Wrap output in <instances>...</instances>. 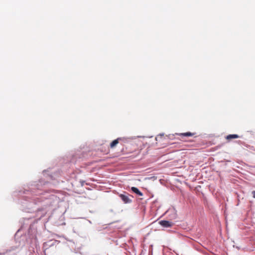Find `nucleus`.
<instances>
[{"mask_svg":"<svg viewBox=\"0 0 255 255\" xmlns=\"http://www.w3.org/2000/svg\"><path fill=\"white\" fill-rule=\"evenodd\" d=\"M159 224L163 227H170L172 225V223L168 221L163 220L159 222Z\"/></svg>","mask_w":255,"mask_h":255,"instance_id":"nucleus-2","label":"nucleus"},{"mask_svg":"<svg viewBox=\"0 0 255 255\" xmlns=\"http://www.w3.org/2000/svg\"><path fill=\"white\" fill-rule=\"evenodd\" d=\"M196 134L195 132H183V133H177L178 135H179L181 137L183 136H192Z\"/></svg>","mask_w":255,"mask_h":255,"instance_id":"nucleus-3","label":"nucleus"},{"mask_svg":"<svg viewBox=\"0 0 255 255\" xmlns=\"http://www.w3.org/2000/svg\"><path fill=\"white\" fill-rule=\"evenodd\" d=\"M131 190L136 194L138 195L139 196H142L143 195L142 193H141L136 187H132L131 188Z\"/></svg>","mask_w":255,"mask_h":255,"instance_id":"nucleus-6","label":"nucleus"},{"mask_svg":"<svg viewBox=\"0 0 255 255\" xmlns=\"http://www.w3.org/2000/svg\"><path fill=\"white\" fill-rule=\"evenodd\" d=\"M119 197L125 204L131 203L132 200L130 197L133 198L132 196L128 194V193H126L125 194H121L119 195Z\"/></svg>","mask_w":255,"mask_h":255,"instance_id":"nucleus-1","label":"nucleus"},{"mask_svg":"<svg viewBox=\"0 0 255 255\" xmlns=\"http://www.w3.org/2000/svg\"><path fill=\"white\" fill-rule=\"evenodd\" d=\"M239 137V136L236 134H229L226 137V139L228 141H230L232 139L238 138Z\"/></svg>","mask_w":255,"mask_h":255,"instance_id":"nucleus-5","label":"nucleus"},{"mask_svg":"<svg viewBox=\"0 0 255 255\" xmlns=\"http://www.w3.org/2000/svg\"><path fill=\"white\" fill-rule=\"evenodd\" d=\"M252 194L253 197L254 198H255V191H252Z\"/></svg>","mask_w":255,"mask_h":255,"instance_id":"nucleus-7","label":"nucleus"},{"mask_svg":"<svg viewBox=\"0 0 255 255\" xmlns=\"http://www.w3.org/2000/svg\"><path fill=\"white\" fill-rule=\"evenodd\" d=\"M121 140L122 138H118L117 139L113 140L110 144V147L112 148H114L119 142V141Z\"/></svg>","mask_w":255,"mask_h":255,"instance_id":"nucleus-4","label":"nucleus"}]
</instances>
